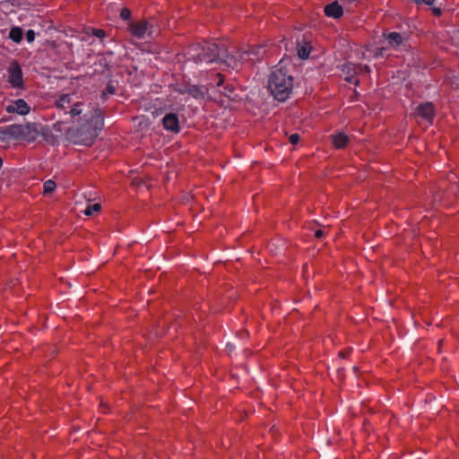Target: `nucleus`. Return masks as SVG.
I'll list each match as a JSON object with an SVG mask.
<instances>
[{"label": "nucleus", "mask_w": 459, "mask_h": 459, "mask_svg": "<svg viewBox=\"0 0 459 459\" xmlns=\"http://www.w3.org/2000/svg\"><path fill=\"white\" fill-rule=\"evenodd\" d=\"M85 123L75 129H69L66 136L74 144L91 146L103 127V115L100 109L94 108L91 115L84 113Z\"/></svg>", "instance_id": "1"}, {"label": "nucleus", "mask_w": 459, "mask_h": 459, "mask_svg": "<svg viewBox=\"0 0 459 459\" xmlns=\"http://www.w3.org/2000/svg\"><path fill=\"white\" fill-rule=\"evenodd\" d=\"M268 88L276 100L284 101L292 91L293 77L286 68L275 67L269 76Z\"/></svg>", "instance_id": "2"}, {"label": "nucleus", "mask_w": 459, "mask_h": 459, "mask_svg": "<svg viewBox=\"0 0 459 459\" xmlns=\"http://www.w3.org/2000/svg\"><path fill=\"white\" fill-rule=\"evenodd\" d=\"M221 44L213 42L195 43L188 47L186 55L195 63H212L221 56Z\"/></svg>", "instance_id": "3"}, {"label": "nucleus", "mask_w": 459, "mask_h": 459, "mask_svg": "<svg viewBox=\"0 0 459 459\" xmlns=\"http://www.w3.org/2000/svg\"><path fill=\"white\" fill-rule=\"evenodd\" d=\"M39 125L36 123H27L25 125H12L7 128V133L21 140L34 142L39 135Z\"/></svg>", "instance_id": "4"}, {"label": "nucleus", "mask_w": 459, "mask_h": 459, "mask_svg": "<svg viewBox=\"0 0 459 459\" xmlns=\"http://www.w3.org/2000/svg\"><path fill=\"white\" fill-rule=\"evenodd\" d=\"M221 56L219 60L232 69H238L241 64L247 62L245 52H240L236 47L227 48L225 44H221Z\"/></svg>", "instance_id": "5"}, {"label": "nucleus", "mask_w": 459, "mask_h": 459, "mask_svg": "<svg viewBox=\"0 0 459 459\" xmlns=\"http://www.w3.org/2000/svg\"><path fill=\"white\" fill-rule=\"evenodd\" d=\"M7 82L13 88L24 89L22 70L20 64L13 60L7 68Z\"/></svg>", "instance_id": "6"}, {"label": "nucleus", "mask_w": 459, "mask_h": 459, "mask_svg": "<svg viewBox=\"0 0 459 459\" xmlns=\"http://www.w3.org/2000/svg\"><path fill=\"white\" fill-rule=\"evenodd\" d=\"M153 25L148 20L132 22L128 29L132 36L137 39H143L146 34L151 36Z\"/></svg>", "instance_id": "7"}, {"label": "nucleus", "mask_w": 459, "mask_h": 459, "mask_svg": "<svg viewBox=\"0 0 459 459\" xmlns=\"http://www.w3.org/2000/svg\"><path fill=\"white\" fill-rule=\"evenodd\" d=\"M416 114L431 124L435 116L433 104L431 102H425L419 105L416 108Z\"/></svg>", "instance_id": "8"}, {"label": "nucleus", "mask_w": 459, "mask_h": 459, "mask_svg": "<svg viewBox=\"0 0 459 459\" xmlns=\"http://www.w3.org/2000/svg\"><path fill=\"white\" fill-rule=\"evenodd\" d=\"M5 109L8 113H17L24 116L30 112V108L24 100L19 99L7 105Z\"/></svg>", "instance_id": "9"}, {"label": "nucleus", "mask_w": 459, "mask_h": 459, "mask_svg": "<svg viewBox=\"0 0 459 459\" xmlns=\"http://www.w3.org/2000/svg\"><path fill=\"white\" fill-rule=\"evenodd\" d=\"M162 125L166 130L172 133H178L180 131L178 117L175 113L167 114L162 119Z\"/></svg>", "instance_id": "10"}, {"label": "nucleus", "mask_w": 459, "mask_h": 459, "mask_svg": "<svg viewBox=\"0 0 459 459\" xmlns=\"http://www.w3.org/2000/svg\"><path fill=\"white\" fill-rule=\"evenodd\" d=\"M74 96L72 94H62L56 100L55 105L60 110H64L65 113L70 110L73 104L74 103Z\"/></svg>", "instance_id": "11"}, {"label": "nucleus", "mask_w": 459, "mask_h": 459, "mask_svg": "<svg viewBox=\"0 0 459 459\" xmlns=\"http://www.w3.org/2000/svg\"><path fill=\"white\" fill-rule=\"evenodd\" d=\"M244 52L247 62L260 60L265 54V50L263 46H254L249 50Z\"/></svg>", "instance_id": "12"}, {"label": "nucleus", "mask_w": 459, "mask_h": 459, "mask_svg": "<svg viewBox=\"0 0 459 459\" xmlns=\"http://www.w3.org/2000/svg\"><path fill=\"white\" fill-rule=\"evenodd\" d=\"M325 13L328 17L339 19L343 15V9L337 1H333L325 7Z\"/></svg>", "instance_id": "13"}, {"label": "nucleus", "mask_w": 459, "mask_h": 459, "mask_svg": "<svg viewBox=\"0 0 459 459\" xmlns=\"http://www.w3.org/2000/svg\"><path fill=\"white\" fill-rule=\"evenodd\" d=\"M85 107V104L81 101H74L70 110H68V114H70L71 117L73 119H75L77 117V121H81L80 116L83 113V108Z\"/></svg>", "instance_id": "14"}, {"label": "nucleus", "mask_w": 459, "mask_h": 459, "mask_svg": "<svg viewBox=\"0 0 459 459\" xmlns=\"http://www.w3.org/2000/svg\"><path fill=\"white\" fill-rule=\"evenodd\" d=\"M349 142V137L342 133L333 135V144L337 149L344 148Z\"/></svg>", "instance_id": "15"}, {"label": "nucleus", "mask_w": 459, "mask_h": 459, "mask_svg": "<svg viewBox=\"0 0 459 459\" xmlns=\"http://www.w3.org/2000/svg\"><path fill=\"white\" fill-rule=\"evenodd\" d=\"M384 36L392 47H398L403 42L402 35L398 32H390L388 34H384Z\"/></svg>", "instance_id": "16"}, {"label": "nucleus", "mask_w": 459, "mask_h": 459, "mask_svg": "<svg viewBox=\"0 0 459 459\" xmlns=\"http://www.w3.org/2000/svg\"><path fill=\"white\" fill-rule=\"evenodd\" d=\"M23 31L20 27H13L9 32V38L15 43H20L22 39Z\"/></svg>", "instance_id": "17"}, {"label": "nucleus", "mask_w": 459, "mask_h": 459, "mask_svg": "<svg viewBox=\"0 0 459 459\" xmlns=\"http://www.w3.org/2000/svg\"><path fill=\"white\" fill-rule=\"evenodd\" d=\"M188 94L195 99H202L204 96V91L197 85H189Z\"/></svg>", "instance_id": "18"}, {"label": "nucleus", "mask_w": 459, "mask_h": 459, "mask_svg": "<svg viewBox=\"0 0 459 459\" xmlns=\"http://www.w3.org/2000/svg\"><path fill=\"white\" fill-rule=\"evenodd\" d=\"M297 51L299 57L301 59L307 58L310 54V48H308L307 46H299Z\"/></svg>", "instance_id": "19"}, {"label": "nucleus", "mask_w": 459, "mask_h": 459, "mask_svg": "<svg viewBox=\"0 0 459 459\" xmlns=\"http://www.w3.org/2000/svg\"><path fill=\"white\" fill-rule=\"evenodd\" d=\"M56 186V185L53 180H47L43 185L44 194H51L55 190Z\"/></svg>", "instance_id": "20"}, {"label": "nucleus", "mask_w": 459, "mask_h": 459, "mask_svg": "<svg viewBox=\"0 0 459 459\" xmlns=\"http://www.w3.org/2000/svg\"><path fill=\"white\" fill-rule=\"evenodd\" d=\"M101 209V205L100 204H91V205H89L84 213L88 216H91L92 215L94 212H100Z\"/></svg>", "instance_id": "21"}, {"label": "nucleus", "mask_w": 459, "mask_h": 459, "mask_svg": "<svg viewBox=\"0 0 459 459\" xmlns=\"http://www.w3.org/2000/svg\"><path fill=\"white\" fill-rule=\"evenodd\" d=\"M116 92V88L113 84L111 83H108L106 87V90L104 91H102L101 93V97L102 99H106L107 98V94H114Z\"/></svg>", "instance_id": "22"}, {"label": "nucleus", "mask_w": 459, "mask_h": 459, "mask_svg": "<svg viewBox=\"0 0 459 459\" xmlns=\"http://www.w3.org/2000/svg\"><path fill=\"white\" fill-rule=\"evenodd\" d=\"M120 17L125 21L129 20L131 18V11L128 8H123L120 12Z\"/></svg>", "instance_id": "23"}, {"label": "nucleus", "mask_w": 459, "mask_h": 459, "mask_svg": "<svg viewBox=\"0 0 459 459\" xmlns=\"http://www.w3.org/2000/svg\"><path fill=\"white\" fill-rule=\"evenodd\" d=\"M234 91V86L232 84H226L224 87V91H221L225 96L230 97V94Z\"/></svg>", "instance_id": "24"}, {"label": "nucleus", "mask_w": 459, "mask_h": 459, "mask_svg": "<svg viewBox=\"0 0 459 459\" xmlns=\"http://www.w3.org/2000/svg\"><path fill=\"white\" fill-rule=\"evenodd\" d=\"M92 35L97 38L102 39L105 37L106 32L104 30L101 29H92Z\"/></svg>", "instance_id": "25"}, {"label": "nucleus", "mask_w": 459, "mask_h": 459, "mask_svg": "<svg viewBox=\"0 0 459 459\" xmlns=\"http://www.w3.org/2000/svg\"><path fill=\"white\" fill-rule=\"evenodd\" d=\"M300 137L299 134H292L289 137V141L291 144L295 145L299 143Z\"/></svg>", "instance_id": "26"}, {"label": "nucleus", "mask_w": 459, "mask_h": 459, "mask_svg": "<svg viewBox=\"0 0 459 459\" xmlns=\"http://www.w3.org/2000/svg\"><path fill=\"white\" fill-rule=\"evenodd\" d=\"M26 39L28 42H32L35 39V32L32 30H29L26 32Z\"/></svg>", "instance_id": "27"}, {"label": "nucleus", "mask_w": 459, "mask_h": 459, "mask_svg": "<svg viewBox=\"0 0 459 459\" xmlns=\"http://www.w3.org/2000/svg\"><path fill=\"white\" fill-rule=\"evenodd\" d=\"M216 79L218 80V81L216 82V85H217L218 87L222 86L223 82H224V76H223V74H221L218 73V74H216Z\"/></svg>", "instance_id": "28"}, {"label": "nucleus", "mask_w": 459, "mask_h": 459, "mask_svg": "<svg viewBox=\"0 0 459 459\" xmlns=\"http://www.w3.org/2000/svg\"><path fill=\"white\" fill-rule=\"evenodd\" d=\"M357 69L359 70V72H365V73H369V71H370V69L368 65H358Z\"/></svg>", "instance_id": "29"}, {"label": "nucleus", "mask_w": 459, "mask_h": 459, "mask_svg": "<svg viewBox=\"0 0 459 459\" xmlns=\"http://www.w3.org/2000/svg\"><path fill=\"white\" fill-rule=\"evenodd\" d=\"M324 236V231L322 230H317L316 232H315V237L316 238H320Z\"/></svg>", "instance_id": "30"}, {"label": "nucleus", "mask_w": 459, "mask_h": 459, "mask_svg": "<svg viewBox=\"0 0 459 459\" xmlns=\"http://www.w3.org/2000/svg\"><path fill=\"white\" fill-rule=\"evenodd\" d=\"M188 87H189V85H185L183 88L179 89L178 91L182 94H185V93L188 94Z\"/></svg>", "instance_id": "31"}, {"label": "nucleus", "mask_w": 459, "mask_h": 459, "mask_svg": "<svg viewBox=\"0 0 459 459\" xmlns=\"http://www.w3.org/2000/svg\"><path fill=\"white\" fill-rule=\"evenodd\" d=\"M350 353V351H343L339 352V356L342 359L346 358Z\"/></svg>", "instance_id": "32"}, {"label": "nucleus", "mask_w": 459, "mask_h": 459, "mask_svg": "<svg viewBox=\"0 0 459 459\" xmlns=\"http://www.w3.org/2000/svg\"><path fill=\"white\" fill-rule=\"evenodd\" d=\"M346 80L350 82H354L356 85L359 83V80L353 78L352 76L347 77Z\"/></svg>", "instance_id": "33"}, {"label": "nucleus", "mask_w": 459, "mask_h": 459, "mask_svg": "<svg viewBox=\"0 0 459 459\" xmlns=\"http://www.w3.org/2000/svg\"><path fill=\"white\" fill-rule=\"evenodd\" d=\"M432 12L436 16H439L441 14V10L439 8H432Z\"/></svg>", "instance_id": "34"}, {"label": "nucleus", "mask_w": 459, "mask_h": 459, "mask_svg": "<svg viewBox=\"0 0 459 459\" xmlns=\"http://www.w3.org/2000/svg\"><path fill=\"white\" fill-rule=\"evenodd\" d=\"M12 5H15L18 4L19 0H7Z\"/></svg>", "instance_id": "35"}]
</instances>
